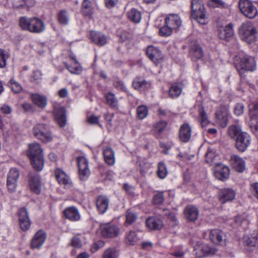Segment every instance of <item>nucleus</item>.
<instances>
[{
	"label": "nucleus",
	"mask_w": 258,
	"mask_h": 258,
	"mask_svg": "<svg viewBox=\"0 0 258 258\" xmlns=\"http://www.w3.org/2000/svg\"><path fill=\"white\" fill-rule=\"evenodd\" d=\"M81 13L86 17L91 18L94 13L92 4L89 0H84L82 5Z\"/></svg>",
	"instance_id": "72a5a7b5"
},
{
	"label": "nucleus",
	"mask_w": 258,
	"mask_h": 258,
	"mask_svg": "<svg viewBox=\"0 0 258 258\" xmlns=\"http://www.w3.org/2000/svg\"><path fill=\"white\" fill-rule=\"evenodd\" d=\"M191 17L202 25L208 22L205 8L200 0H192L191 3Z\"/></svg>",
	"instance_id": "20e7f679"
},
{
	"label": "nucleus",
	"mask_w": 258,
	"mask_h": 258,
	"mask_svg": "<svg viewBox=\"0 0 258 258\" xmlns=\"http://www.w3.org/2000/svg\"><path fill=\"white\" fill-rule=\"evenodd\" d=\"M238 6L241 13L249 19L255 18L257 14L256 8L249 0H239Z\"/></svg>",
	"instance_id": "423d86ee"
},
{
	"label": "nucleus",
	"mask_w": 258,
	"mask_h": 258,
	"mask_svg": "<svg viewBox=\"0 0 258 258\" xmlns=\"http://www.w3.org/2000/svg\"><path fill=\"white\" fill-rule=\"evenodd\" d=\"M58 22L62 25H67L69 21V17L68 12L66 11L62 10L58 14Z\"/></svg>",
	"instance_id": "8fccbe9b"
},
{
	"label": "nucleus",
	"mask_w": 258,
	"mask_h": 258,
	"mask_svg": "<svg viewBox=\"0 0 258 258\" xmlns=\"http://www.w3.org/2000/svg\"><path fill=\"white\" fill-rule=\"evenodd\" d=\"M10 57L9 52L3 49H0V68H4L7 65V61Z\"/></svg>",
	"instance_id": "09e8293b"
},
{
	"label": "nucleus",
	"mask_w": 258,
	"mask_h": 258,
	"mask_svg": "<svg viewBox=\"0 0 258 258\" xmlns=\"http://www.w3.org/2000/svg\"><path fill=\"white\" fill-rule=\"evenodd\" d=\"M133 87L136 90L145 91L151 87V83L140 78H136L133 82Z\"/></svg>",
	"instance_id": "393cba45"
},
{
	"label": "nucleus",
	"mask_w": 258,
	"mask_h": 258,
	"mask_svg": "<svg viewBox=\"0 0 258 258\" xmlns=\"http://www.w3.org/2000/svg\"><path fill=\"white\" fill-rule=\"evenodd\" d=\"M29 186L31 190L34 192L39 194L41 192V183L40 177L37 174L31 176L29 180Z\"/></svg>",
	"instance_id": "4be33fe9"
},
{
	"label": "nucleus",
	"mask_w": 258,
	"mask_h": 258,
	"mask_svg": "<svg viewBox=\"0 0 258 258\" xmlns=\"http://www.w3.org/2000/svg\"><path fill=\"white\" fill-rule=\"evenodd\" d=\"M220 200L222 203L233 200L235 197V191L230 188L222 189L220 193Z\"/></svg>",
	"instance_id": "473e14b6"
},
{
	"label": "nucleus",
	"mask_w": 258,
	"mask_h": 258,
	"mask_svg": "<svg viewBox=\"0 0 258 258\" xmlns=\"http://www.w3.org/2000/svg\"><path fill=\"white\" fill-rule=\"evenodd\" d=\"M99 232L105 238H112L118 236L120 233L119 227L112 223H102L99 226Z\"/></svg>",
	"instance_id": "39448f33"
},
{
	"label": "nucleus",
	"mask_w": 258,
	"mask_h": 258,
	"mask_svg": "<svg viewBox=\"0 0 258 258\" xmlns=\"http://www.w3.org/2000/svg\"><path fill=\"white\" fill-rule=\"evenodd\" d=\"M109 200L107 197L105 196H100L96 201V206L99 212L103 214L107 210L108 208Z\"/></svg>",
	"instance_id": "c85d7f7f"
},
{
	"label": "nucleus",
	"mask_w": 258,
	"mask_h": 258,
	"mask_svg": "<svg viewBox=\"0 0 258 258\" xmlns=\"http://www.w3.org/2000/svg\"><path fill=\"white\" fill-rule=\"evenodd\" d=\"M147 226L151 230H158L161 229L163 224L161 220L155 217H150L146 220Z\"/></svg>",
	"instance_id": "7c9ffc66"
},
{
	"label": "nucleus",
	"mask_w": 258,
	"mask_h": 258,
	"mask_svg": "<svg viewBox=\"0 0 258 258\" xmlns=\"http://www.w3.org/2000/svg\"><path fill=\"white\" fill-rule=\"evenodd\" d=\"M140 172L142 174H144L147 172L148 170L150 168V164L147 162H143V163H140Z\"/></svg>",
	"instance_id": "338daca9"
},
{
	"label": "nucleus",
	"mask_w": 258,
	"mask_h": 258,
	"mask_svg": "<svg viewBox=\"0 0 258 258\" xmlns=\"http://www.w3.org/2000/svg\"><path fill=\"white\" fill-rule=\"evenodd\" d=\"M249 117L258 116V101H250L248 105Z\"/></svg>",
	"instance_id": "37998d69"
},
{
	"label": "nucleus",
	"mask_w": 258,
	"mask_h": 258,
	"mask_svg": "<svg viewBox=\"0 0 258 258\" xmlns=\"http://www.w3.org/2000/svg\"><path fill=\"white\" fill-rule=\"evenodd\" d=\"M183 89V84L181 83L172 84L169 90V97L171 98L178 97L181 94Z\"/></svg>",
	"instance_id": "2f4dec72"
},
{
	"label": "nucleus",
	"mask_w": 258,
	"mask_h": 258,
	"mask_svg": "<svg viewBox=\"0 0 258 258\" xmlns=\"http://www.w3.org/2000/svg\"><path fill=\"white\" fill-rule=\"evenodd\" d=\"M211 240L217 244H222L225 240V235L221 230L215 229L211 231L209 234Z\"/></svg>",
	"instance_id": "a211bd4d"
},
{
	"label": "nucleus",
	"mask_w": 258,
	"mask_h": 258,
	"mask_svg": "<svg viewBox=\"0 0 258 258\" xmlns=\"http://www.w3.org/2000/svg\"><path fill=\"white\" fill-rule=\"evenodd\" d=\"M105 162L109 166H112L115 164V158L114 150L109 147H107L103 151Z\"/></svg>",
	"instance_id": "bb28decb"
},
{
	"label": "nucleus",
	"mask_w": 258,
	"mask_h": 258,
	"mask_svg": "<svg viewBox=\"0 0 258 258\" xmlns=\"http://www.w3.org/2000/svg\"><path fill=\"white\" fill-rule=\"evenodd\" d=\"M72 60H73V64L64 63L66 68L72 74H80L82 71L81 66L75 58L72 57Z\"/></svg>",
	"instance_id": "c9c22d12"
},
{
	"label": "nucleus",
	"mask_w": 258,
	"mask_h": 258,
	"mask_svg": "<svg viewBox=\"0 0 258 258\" xmlns=\"http://www.w3.org/2000/svg\"><path fill=\"white\" fill-rule=\"evenodd\" d=\"M138 117L140 119L145 118L148 114V109L146 106L141 105L138 107L137 110Z\"/></svg>",
	"instance_id": "603ef678"
},
{
	"label": "nucleus",
	"mask_w": 258,
	"mask_h": 258,
	"mask_svg": "<svg viewBox=\"0 0 258 258\" xmlns=\"http://www.w3.org/2000/svg\"><path fill=\"white\" fill-rule=\"evenodd\" d=\"M90 38L95 44L100 46L107 43V37L99 32L91 31L90 32Z\"/></svg>",
	"instance_id": "412c9836"
},
{
	"label": "nucleus",
	"mask_w": 258,
	"mask_h": 258,
	"mask_svg": "<svg viewBox=\"0 0 258 258\" xmlns=\"http://www.w3.org/2000/svg\"><path fill=\"white\" fill-rule=\"evenodd\" d=\"M7 185L10 192H14L16 188L17 181L7 178Z\"/></svg>",
	"instance_id": "0e129e2a"
},
{
	"label": "nucleus",
	"mask_w": 258,
	"mask_h": 258,
	"mask_svg": "<svg viewBox=\"0 0 258 258\" xmlns=\"http://www.w3.org/2000/svg\"><path fill=\"white\" fill-rule=\"evenodd\" d=\"M31 98L34 104L40 108H44L47 104L46 98L38 94H34L31 95Z\"/></svg>",
	"instance_id": "e433bc0d"
},
{
	"label": "nucleus",
	"mask_w": 258,
	"mask_h": 258,
	"mask_svg": "<svg viewBox=\"0 0 258 258\" xmlns=\"http://www.w3.org/2000/svg\"><path fill=\"white\" fill-rule=\"evenodd\" d=\"M118 253L116 249L114 247H109L107 248L102 255V258H117Z\"/></svg>",
	"instance_id": "49530a36"
},
{
	"label": "nucleus",
	"mask_w": 258,
	"mask_h": 258,
	"mask_svg": "<svg viewBox=\"0 0 258 258\" xmlns=\"http://www.w3.org/2000/svg\"><path fill=\"white\" fill-rule=\"evenodd\" d=\"M71 244L74 247L79 248L81 246L82 243L79 238L74 237L72 239Z\"/></svg>",
	"instance_id": "774afa93"
},
{
	"label": "nucleus",
	"mask_w": 258,
	"mask_h": 258,
	"mask_svg": "<svg viewBox=\"0 0 258 258\" xmlns=\"http://www.w3.org/2000/svg\"><path fill=\"white\" fill-rule=\"evenodd\" d=\"M191 135V128L187 123L183 124L180 128L179 136L180 140L184 143L188 142L190 138Z\"/></svg>",
	"instance_id": "aec40b11"
},
{
	"label": "nucleus",
	"mask_w": 258,
	"mask_h": 258,
	"mask_svg": "<svg viewBox=\"0 0 258 258\" xmlns=\"http://www.w3.org/2000/svg\"><path fill=\"white\" fill-rule=\"evenodd\" d=\"M167 123L165 121H160L157 122L153 127L152 131L155 136L159 137L165 131Z\"/></svg>",
	"instance_id": "ea45409f"
},
{
	"label": "nucleus",
	"mask_w": 258,
	"mask_h": 258,
	"mask_svg": "<svg viewBox=\"0 0 258 258\" xmlns=\"http://www.w3.org/2000/svg\"><path fill=\"white\" fill-rule=\"evenodd\" d=\"M157 174L158 176L161 178H164L167 174V170L165 164L160 162L158 164Z\"/></svg>",
	"instance_id": "864d4df0"
},
{
	"label": "nucleus",
	"mask_w": 258,
	"mask_h": 258,
	"mask_svg": "<svg viewBox=\"0 0 258 258\" xmlns=\"http://www.w3.org/2000/svg\"><path fill=\"white\" fill-rule=\"evenodd\" d=\"M249 126L251 132L255 134H258V116L249 117Z\"/></svg>",
	"instance_id": "de8ad7c7"
},
{
	"label": "nucleus",
	"mask_w": 258,
	"mask_h": 258,
	"mask_svg": "<svg viewBox=\"0 0 258 258\" xmlns=\"http://www.w3.org/2000/svg\"><path fill=\"white\" fill-rule=\"evenodd\" d=\"M48 131V127L46 124L38 123L33 127V134L36 138L40 140L41 136L44 135Z\"/></svg>",
	"instance_id": "f704fd0d"
},
{
	"label": "nucleus",
	"mask_w": 258,
	"mask_h": 258,
	"mask_svg": "<svg viewBox=\"0 0 258 258\" xmlns=\"http://www.w3.org/2000/svg\"><path fill=\"white\" fill-rule=\"evenodd\" d=\"M19 25L24 30L32 33H39L45 29V24L40 19L37 17H23L19 20Z\"/></svg>",
	"instance_id": "f03ea898"
},
{
	"label": "nucleus",
	"mask_w": 258,
	"mask_h": 258,
	"mask_svg": "<svg viewBox=\"0 0 258 258\" xmlns=\"http://www.w3.org/2000/svg\"><path fill=\"white\" fill-rule=\"evenodd\" d=\"M35 4V0H13V5L14 8L20 9L25 6L31 7Z\"/></svg>",
	"instance_id": "79ce46f5"
},
{
	"label": "nucleus",
	"mask_w": 258,
	"mask_h": 258,
	"mask_svg": "<svg viewBox=\"0 0 258 258\" xmlns=\"http://www.w3.org/2000/svg\"><path fill=\"white\" fill-rule=\"evenodd\" d=\"M63 214L67 219L72 221H79L81 218L78 209L74 207L66 208L63 211Z\"/></svg>",
	"instance_id": "a878e982"
},
{
	"label": "nucleus",
	"mask_w": 258,
	"mask_h": 258,
	"mask_svg": "<svg viewBox=\"0 0 258 258\" xmlns=\"http://www.w3.org/2000/svg\"><path fill=\"white\" fill-rule=\"evenodd\" d=\"M244 110V105L242 103H237L234 107V113L237 115L239 116L243 114Z\"/></svg>",
	"instance_id": "69168bd1"
},
{
	"label": "nucleus",
	"mask_w": 258,
	"mask_h": 258,
	"mask_svg": "<svg viewBox=\"0 0 258 258\" xmlns=\"http://www.w3.org/2000/svg\"><path fill=\"white\" fill-rule=\"evenodd\" d=\"M126 242L130 245H135L138 242L139 238L134 231H130L126 237Z\"/></svg>",
	"instance_id": "3c124183"
},
{
	"label": "nucleus",
	"mask_w": 258,
	"mask_h": 258,
	"mask_svg": "<svg viewBox=\"0 0 258 258\" xmlns=\"http://www.w3.org/2000/svg\"><path fill=\"white\" fill-rule=\"evenodd\" d=\"M217 157V154L215 150L211 148H209L206 154V161L209 164H212Z\"/></svg>",
	"instance_id": "5fc2aeb1"
},
{
	"label": "nucleus",
	"mask_w": 258,
	"mask_h": 258,
	"mask_svg": "<svg viewBox=\"0 0 258 258\" xmlns=\"http://www.w3.org/2000/svg\"><path fill=\"white\" fill-rule=\"evenodd\" d=\"M229 169L223 164H217L214 168V174L215 177L221 180H224L228 178L229 175Z\"/></svg>",
	"instance_id": "dca6fc26"
},
{
	"label": "nucleus",
	"mask_w": 258,
	"mask_h": 258,
	"mask_svg": "<svg viewBox=\"0 0 258 258\" xmlns=\"http://www.w3.org/2000/svg\"><path fill=\"white\" fill-rule=\"evenodd\" d=\"M249 216L246 214L238 215L234 219V226L235 227H241L243 228H246L249 224Z\"/></svg>",
	"instance_id": "cd10ccee"
},
{
	"label": "nucleus",
	"mask_w": 258,
	"mask_h": 258,
	"mask_svg": "<svg viewBox=\"0 0 258 258\" xmlns=\"http://www.w3.org/2000/svg\"><path fill=\"white\" fill-rule=\"evenodd\" d=\"M9 85L10 86L13 91L15 93H18L20 92L22 89L20 84L16 82L13 79L11 80L9 83Z\"/></svg>",
	"instance_id": "bf43d9fd"
},
{
	"label": "nucleus",
	"mask_w": 258,
	"mask_h": 258,
	"mask_svg": "<svg viewBox=\"0 0 258 258\" xmlns=\"http://www.w3.org/2000/svg\"><path fill=\"white\" fill-rule=\"evenodd\" d=\"M189 55L193 60L197 61L203 58L204 52L202 47L195 43L191 45L189 48Z\"/></svg>",
	"instance_id": "5701e85b"
},
{
	"label": "nucleus",
	"mask_w": 258,
	"mask_h": 258,
	"mask_svg": "<svg viewBox=\"0 0 258 258\" xmlns=\"http://www.w3.org/2000/svg\"><path fill=\"white\" fill-rule=\"evenodd\" d=\"M19 177V171L15 168H12L9 171L7 178L17 182Z\"/></svg>",
	"instance_id": "680f3d73"
},
{
	"label": "nucleus",
	"mask_w": 258,
	"mask_h": 258,
	"mask_svg": "<svg viewBox=\"0 0 258 258\" xmlns=\"http://www.w3.org/2000/svg\"><path fill=\"white\" fill-rule=\"evenodd\" d=\"M233 26L232 24L229 23L225 27L223 31L219 33V36L222 39H228L233 36Z\"/></svg>",
	"instance_id": "58836bf2"
},
{
	"label": "nucleus",
	"mask_w": 258,
	"mask_h": 258,
	"mask_svg": "<svg viewBox=\"0 0 258 258\" xmlns=\"http://www.w3.org/2000/svg\"><path fill=\"white\" fill-rule=\"evenodd\" d=\"M146 53L149 59L156 66L163 61L164 55L162 51L157 47L149 46Z\"/></svg>",
	"instance_id": "6e6552de"
},
{
	"label": "nucleus",
	"mask_w": 258,
	"mask_h": 258,
	"mask_svg": "<svg viewBox=\"0 0 258 258\" xmlns=\"http://www.w3.org/2000/svg\"><path fill=\"white\" fill-rule=\"evenodd\" d=\"M106 99L108 104L111 107L117 108L118 106V101L114 94L109 92L106 95Z\"/></svg>",
	"instance_id": "a18cd8bd"
},
{
	"label": "nucleus",
	"mask_w": 258,
	"mask_h": 258,
	"mask_svg": "<svg viewBox=\"0 0 258 258\" xmlns=\"http://www.w3.org/2000/svg\"><path fill=\"white\" fill-rule=\"evenodd\" d=\"M239 37L242 40L252 43L256 41L257 31L255 27L250 22L243 23L239 28Z\"/></svg>",
	"instance_id": "7ed1b4c3"
},
{
	"label": "nucleus",
	"mask_w": 258,
	"mask_h": 258,
	"mask_svg": "<svg viewBox=\"0 0 258 258\" xmlns=\"http://www.w3.org/2000/svg\"><path fill=\"white\" fill-rule=\"evenodd\" d=\"M165 24L167 26L176 29L181 25V20L179 17L176 14H169L165 19Z\"/></svg>",
	"instance_id": "b1692460"
},
{
	"label": "nucleus",
	"mask_w": 258,
	"mask_h": 258,
	"mask_svg": "<svg viewBox=\"0 0 258 258\" xmlns=\"http://www.w3.org/2000/svg\"><path fill=\"white\" fill-rule=\"evenodd\" d=\"M240 64H236V68L240 70L253 71L255 69V61L253 57L245 56L241 58Z\"/></svg>",
	"instance_id": "9b49d317"
},
{
	"label": "nucleus",
	"mask_w": 258,
	"mask_h": 258,
	"mask_svg": "<svg viewBox=\"0 0 258 258\" xmlns=\"http://www.w3.org/2000/svg\"><path fill=\"white\" fill-rule=\"evenodd\" d=\"M199 120L202 127L207 126L209 123L210 120L208 116L203 107H201L199 111Z\"/></svg>",
	"instance_id": "c03bdc74"
},
{
	"label": "nucleus",
	"mask_w": 258,
	"mask_h": 258,
	"mask_svg": "<svg viewBox=\"0 0 258 258\" xmlns=\"http://www.w3.org/2000/svg\"><path fill=\"white\" fill-rule=\"evenodd\" d=\"M229 111L225 106H220L215 113L216 123L222 127L226 126L228 123Z\"/></svg>",
	"instance_id": "0eeeda50"
},
{
	"label": "nucleus",
	"mask_w": 258,
	"mask_h": 258,
	"mask_svg": "<svg viewBox=\"0 0 258 258\" xmlns=\"http://www.w3.org/2000/svg\"><path fill=\"white\" fill-rule=\"evenodd\" d=\"M52 140L53 136L49 131L46 132L44 135L41 136V139H40V140L45 143L51 142Z\"/></svg>",
	"instance_id": "e2e57ef3"
},
{
	"label": "nucleus",
	"mask_w": 258,
	"mask_h": 258,
	"mask_svg": "<svg viewBox=\"0 0 258 258\" xmlns=\"http://www.w3.org/2000/svg\"><path fill=\"white\" fill-rule=\"evenodd\" d=\"M170 254L176 258H182L184 256L185 252L182 247H176L171 250Z\"/></svg>",
	"instance_id": "6e6d98bb"
},
{
	"label": "nucleus",
	"mask_w": 258,
	"mask_h": 258,
	"mask_svg": "<svg viewBox=\"0 0 258 258\" xmlns=\"http://www.w3.org/2000/svg\"><path fill=\"white\" fill-rule=\"evenodd\" d=\"M173 29V28L167 26L166 24L165 26L160 28L159 31L160 35L162 36H168L171 34L172 30Z\"/></svg>",
	"instance_id": "052dcab7"
},
{
	"label": "nucleus",
	"mask_w": 258,
	"mask_h": 258,
	"mask_svg": "<svg viewBox=\"0 0 258 258\" xmlns=\"http://www.w3.org/2000/svg\"><path fill=\"white\" fill-rule=\"evenodd\" d=\"M54 118L60 127H63L67 123V118L65 109L60 107L55 110Z\"/></svg>",
	"instance_id": "c756f323"
},
{
	"label": "nucleus",
	"mask_w": 258,
	"mask_h": 258,
	"mask_svg": "<svg viewBox=\"0 0 258 258\" xmlns=\"http://www.w3.org/2000/svg\"><path fill=\"white\" fill-rule=\"evenodd\" d=\"M19 221L20 226L22 230L26 231L30 228L31 222L28 213L25 208L21 209L19 211Z\"/></svg>",
	"instance_id": "ddd939ff"
},
{
	"label": "nucleus",
	"mask_w": 258,
	"mask_h": 258,
	"mask_svg": "<svg viewBox=\"0 0 258 258\" xmlns=\"http://www.w3.org/2000/svg\"><path fill=\"white\" fill-rule=\"evenodd\" d=\"M27 155L34 169L38 171L42 170L44 166V157L40 145L36 143L29 144Z\"/></svg>",
	"instance_id": "f257e3e1"
},
{
	"label": "nucleus",
	"mask_w": 258,
	"mask_h": 258,
	"mask_svg": "<svg viewBox=\"0 0 258 258\" xmlns=\"http://www.w3.org/2000/svg\"><path fill=\"white\" fill-rule=\"evenodd\" d=\"M77 162L80 178L82 180H85L90 173L88 160L85 157L81 156L78 157Z\"/></svg>",
	"instance_id": "9d476101"
},
{
	"label": "nucleus",
	"mask_w": 258,
	"mask_h": 258,
	"mask_svg": "<svg viewBox=\"0 0 258 258\" xmlns=\"http://www.w3.org/2000/svg\"><path fill=\"white\" fill-rule=\"evenodd\" d=\"M243 244L247 251H252L258 245V237L252 235L250 237L245 236L243 237Z\"/></svg>",
	"instance_id": "6ab92c4d"
},
{
	"label": "nucleus",
	"mask_w": 258,
	"mask_h": 258,
	"mask_svg": "<svg viewBox=\"0 0 258 258\" xmlns=\"http://www.w3.org/2000/svg\"><path fill=\"white\" fill-rule=\"evenodd\" d=\"M164 200L163 192H159L154 196L153 203L156 205H160L163 203Z\"/></svg>",
	"instance_id": "13d9d810"
},
{
	"label": "nucleus",
	"mask_w": 258,
	"mask_h": 258,
	"mask_svg": "<svg viewBox=\"0 0 258 258\" xmlns=\"http://www.w3.org/2000/svg\"><path fill=\"white\" fill-rule=\"evenodd\" d=\"M46 238V233L43 230H39L36 233L31 240V248L33 249H39L43 244Z\"/></svg>",
	"instance_id": "2eb2a0df"
},
{
	"label": "nucleus",
	"mask_w": 258,
	"mask_h": 258,
	"mask_svg": "<svg viewBox=\"0 0 258 258\" xmlns=\"http://www.w3.org/2000/svg\"><path fill=\"white\" fill-rule=\"evenodd\" d=\"M244 132L242 131L241 127L238 124H235L231 125L229 126L228 130V134L229 136L235 140L241 133Z\"/></svg>",
	"instance_id": "4c0bfd02"
},
{
	"label": "nucleus",
	"mask_w": 258,
	"mask_h": 258,
	"mask_svg": "<svg viewBox=\"0 0 258 258\" xmlns=\"http://www.w3.org/2000/svg\"><path fill=\"white\" fill-rule=\"evenodd\" d=\"M127 15L128 19L135 23L140 22L142 18L141 12L136 9H132L127 12Z\"/></svg>",
	"instance_id": "a19ab883"
},
{
	"label": "nucleus",
	"mask_w": 258,
	"mask_h": 258,
	"mask_svg": "<svg viewBox=\"0 0 258 258\" xmlns=\"http://www.w3.org/2000/svg\"><path fill=\"white\" fill-rule=\"evenodd\" d=\"M229 162L232 168L236 171L242 172L245 169V161L237 155H231Z\"/></svg>",
	"instance_id": "4468645a"
},
{
	"label": "nucleus",
	"mask_w": 258,
	"mask_h": 258,
	"mask_svg": "<svg viewBox=\"0 0 258 258\" xmlns=\"http://www.w3.org/2000/svg\"><path fill=\"white\" fill-rule=\"evenodd\" d=\"M251 143L250 136L246 132L241 133L235 140V147L241 152H244Z\"/></svg>",
	"instance_id": "1a4fd4ad"
},
{
	"label": "nucleus",
	"mask_w": 258,
	"mask_h": 258,
	"mask_svg": "<svg viewBox=\"0 0 258 258\" xmlns=\"http://www.w3.org/2000/svg\"><path fill=\"white\" fill-rule=\"evenodd\" d=\"M55 176L60 185H63L66 188L73 186V182L70 177L61 169H56L54 171Z\"/></svg>",
	"instance_id": "f8f14e48"
},
{
	"label": "nucleus",
	"mask_w": 258,
	"mask_h": 258,
	"mask_svg": "<svg viewBox=\"0 0 258 258\" xmlns=\"http://www.w3.org/2000/svg\"><path fill=\"white\" fill-rule=\"evenodd\" d=\"M138 216L137 214L130 211L127 210L126 214V222L128 224H132L135 222L137 219Z\"/></svg>",
	"instance_id": "4d7b16f0"
},
{
	"label": "nucleus",
	"mask_w": 258,
	"mask_h": 258,
	"mask_svg": "<svg viewBox=\"0 0 258 258\" xmlns=\"http://www.w3.org/2000/svg\"><path fill=\"white\" fill-rule=\"evenodd\" d=\"M184 216L189 222L196 221L199 217L198 209L192 205L187 206L184 210Z\"/></svg>",
	"instance_id": "f3484780"
}]
</instances>
